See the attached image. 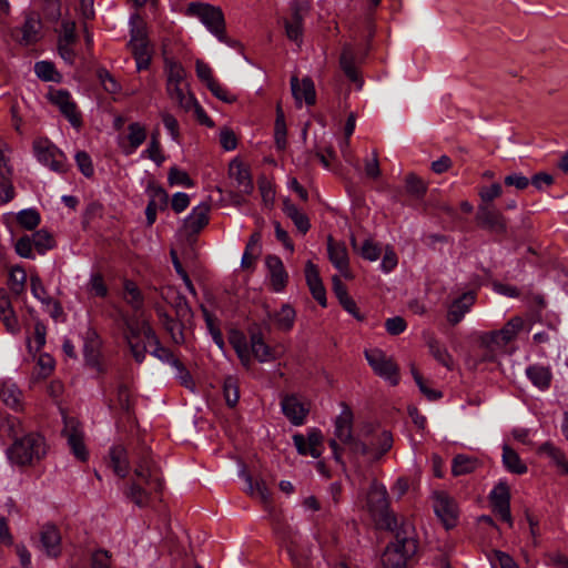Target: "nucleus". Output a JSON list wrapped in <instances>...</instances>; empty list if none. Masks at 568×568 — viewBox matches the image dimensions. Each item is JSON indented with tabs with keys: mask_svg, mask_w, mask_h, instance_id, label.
Returning a JSON list of instances; mask_svg holds the SVG:
<instances>
[{
	"mask_svg": "<svg viewBox=\"0 0 568 568\" xmlns=\"http://www.w3.org/2000/svg\"><path fill=\"white\" fill-rule=\"evenodd\" d=\"M291 18L285 21V31L290 40L300 43L303 36V21L310 11V3L303 0H295L291 3Z\"/></svg>",
	"mask_w": 568,
	"mask_h": 568,
	"instance_id": "ddd939ff",
	"label": "nucleus"
},
{
	"mask_svg": "<svg viewBox=\"0 0 568 568\" xmlns=\"http://www.w3.org/2000/svg\"><path fill=\"white\" fill-rule=\"evenodd\" d=\"M134 475L124 489L128 499L138 507H145L154 495H160L164 488L162 471L152 459L148 447H141L134 459Z\"/></svg>",
	"mask_w": 568,
	"mask_h": 568,
	"instance_id": "f257e3e1",
	"label": "nucleus"
},
{
	"mask_svg": "<svg viewBox=\"0 0 568 568\" xmlns=\"http://www.w3.org/2000/svg\"><path fill=\"white\" fill-rule=\"evenodd\" d=\"M146 128L140 122L128 125V134L118 138V145L124 155L133 154L146 140Z\"/></svg>",
	"mask_w": 568,
	"mask_h": 568,
	"instance_id": "2eb2a0df",
	"label": "nucleus"
},
{
	"mask_svg": "<svg viewBox=\"0 0 568 568\" xmlns=\"http://www.w3.org/2000/svg\"><path fill=\"white\" fill-rule=\"evenodd\" d=\"M365 358L374 373L387 381L392 386L399 383V368L397 364L379 348L366 349Z\"/></svg>",
	"mask_w": 568,
	"mask_h": 568,
	"instance_id": "9d476101",
	"label": "nucleus"
},
{
	"mask_svg": "<svg viewBox=\"0 0 568 568\" xmlns=\"http://www.w3.org/2000/svg\"><path fill=\"white\" fill-rule=\"evenodd\" d=\"M33 153L37 160L48 166L55 173H65L69 170V163L65 154L58 149L49 139L38 138L32 144Z\"/></svg>",
	"mask_w": 568,
	"mask_h": 568,
	"instance_id": "0eeeda50",
	"label": "nucleus"
},
{
	"mask_svg": "<svg viewBox=\"0 0 568 568\" xmlns=\"http://www.w3.org/2000/svg\"><path fill=\"white\" fill-rule=\"evenodd\" d=\"M524 324L523 317L514 316L500 329L484 333L480 336V343L493 352L503 349L517 338Z\"/></svg>",
	"mask_w": 568,
	"mask_h": 568,
	"instance_id": "6e6552de",
	"label": "nucleus"
},
{
	"mask_svg": "<svg viewBox=\"0 0 568 568\" xmlns=\"http://www.w3.org/2000/svg\"><path fill=\"white\" fill-rule=\"evenodd\" d=\"M412 375L414 377V381L416 382L419 390L427 397L429 400H437L442 398L443 394L439 390L432 389L427 386L425 379L419 374V372L412 366Z\"/></svg>",
	"mask_w": 568,
	"mask_h": 568,
	"instance_id": "4d7b16f0",
	"label": "nucleus"
},
{
	"mask_svg": "<svg viewBox=\"0 0 568 568\" xmlns=\"http://www.w3.org/2000/svg\"><path fill=\"white\" fill-rule=\"evenodd\" d=\"M245 479L247 483V493L252 497L258 498L266 507L270 506L272 503V495L265 481L262 479L254 481L250 475H247Z\"/></svg>",
	"mask_w": 568,
	"mask_h": 568,
	"instance_id": "a19ab883",
	"label": "nucleus"
},
{
	"mask_svg": "<svg viewBox=\"0 0 568 568\" xmlns=\"http://www.w3.org/2000/svg\"><path fill=\"white\" fill-rule=\"evenodd\" d=\"M476 221L481 229L491 233L505 234L507 232L505 216L491 205H478Z\"/></svg>",
	"mask_w": 568,
	"mask_h": 568,
	"instance_id": "4468645a",
	"label": "nucleus"
},
{
	"mask_svg": "<svg viewBox=\"0 0 568 568\" xmlns=\"http://www.w3.org/2000/svg\"><path fill=\"white\" fill-rule=\"evenodd\" d=\"M148 194L150 196L149 204L164 210L168 205L169 195L165 190L159 185H150L148 187Z\"/></svg>",
	"mask_w": 568,
	"mask_h": 568,
	"instance_id": "864d4df0",
	"label": "nucleus"
},
{
	"mask_svg": "<svg viewBox=\"0 0 568 568\" xmlns=\"http://www.w3.org/2000/svg\"><path fill=\"white\" fill-rule=\"evenodd\" d=\"M251 348L255 358L261 362H272L280 357L276 348L270 347L263 339L261 333H253L251 335Z\"/></svg>",
	"mask_w": 568,
	"mask_h": 568,
	"instance_id": "cd10ccee",
	"label": "nucleus"
},
{
	"mask_svg": "<svg viewBox=\"0 0 568 568\" xmlns=\"http://www.w3.org/2000/svg\"><path fill=\"white\" fill-rule=\"evenodd\" d=\"M339 65L344 71L345 75L353 82L358 83L362 87V81L358 78V71L355 65V57L351 48L345 47L341 53Z\"/></svg>",
	"mask_w": 568,
	"mask_h": 568,
	"instance_id": "ea45409f",
	"label": "nucleus"
},
{
	"mask_svg": "<svg viewBox=\"0 0 568 568\" xmlns=\"http://www.w3.org/2000/svg\"><path fill=\"white\" fill-rule=\"evenodd\" d=\"M341 406L342 412L335 419L334 435L343 444H346L353 437V412L345 403H342Z\"/></svg>",
	"mask_w": 568,
	"mask_h": 568,
	"instance_id": "393cba45",
	"label": "nucleus"
},
{
	"mask_svg": "<svg viewBox=\"0 0 568 568\" xmlns=\"http://www.w3.org/2000/svg\"><path fill=\"white\" fill-rule=\"evenodd\" d=\"M165 71L168 75L166 82H183L185 78V70L182 67L181 63L173 61V60H166L165 61Z\"/></svg>",
	"mask_w": 568,
	"mask_h": 568,
	"instance_id": "bf43d9fd",
	"label": "nucleus"
},
{
	"mask_svg": "<svg viewBox=\"0 0 568 568\" xmlns=\"http://www.w3.org/2000/svg\"><path fill=\"white\" fill-rule=\"evenodd\" d=\"M168 180L171 185H183L191 187L194 184L185 171H182L175 166L170 169Z\"/></svg>",
	"mask_w": 568,
	"mask_h": 568,
	"instance_id": "69168bd1",
	"label": "nucleus"
},
{
	"mask_svg": "<svg viewBox=\"0 0 568 568\" xmlns=\"http://www.w3.org/2000/svg\"><path fill=\"white\" fill-rule=\"evenodd\" d=\"M130 24L131 39L128 45L135 59L136 69L139 71L145 70L149 68L151 62V49L149 45L145 26L138 14L131 17Z\"/></svg>",
	"mask_w": 568,
	"mask_h": 568,
	"instance_id": "423d86ee",
	"label": "nucleus"
},
{
	"mask_svg": "<svg viewBox=\"0 0 568 568\" xmlns=\"http://www.w3.org/2000/svg\"><path fill=\"white\" fill-rule=\"evenodd\" d=\"M98 78H99L103 89L108 93L116 94L121 91V85L108 70H105V69L99 70Z\"/></svg>",
	"mask_w": 568,
	"mask_h": 568,
	"instance_id": "680f3d73",
	"label": "nucleus"
},
{
	"mask_svg": "<svg viewBox=\"0 0 568 568\" xmlns=\"http://www.w3.org/2000/svg\"><path fill=\"white\" fill-rule=\"evenodd\" d=\"M281 407L286 418L295 426L304 424L308 408L298 400L295 395H286L282 398Z\"/></svg>",
	"mask_w": 568,
	"mask_h": 568,
	"instance_id": "5701e85b",
	"label": "nucleus"
},
{
	"mask_svg": "<svg viewBox=\"0 0 568 568\" xmlns=\"http://www.w3.org/2000/svg\"><path fill=\"white\" fill-rule=\"evenodd\" d=\"M88 287L90 293L95 296L105 297L108 295V287L104 283L103 276L100 273H94L91 275Z\"/></svg>",
	"mask_w": 568,
	"mask_h": 568,
	"instance_id": "338daca9",
	"label": "nucleus"
},
{
	"mask_svg": "<svg viewBox=\"0 0 568 568\" xmlns=\"http://www.w3.org/2000/svg\"><path fill=\"white\" fill-rule=\"evenodd\" d=\"M27 280V274L21 267H13L10 271L9 282L10 288L14 294H20L24 290V283Z\"/></svg>",
	"mask_w": 568,
	"mask_h": 568,
	"instance_id": "13d9d810",
	"label": "nucleus"
},
{
	"mask_svg": "<svg viewBox=\"0 0 568 568\" xmlns=\"http://www.w3.org/2000/svg\"><path fill=\"white\" fill-rule=\"evenodd\" d=\"M187 13L197 17L203 24L214 33L219 40L224 41L225 22L224 16L220 8L207 3H190Z\"/></svg>",
	"mask_w": 568,
	"mask_h": 568,
	"instance_id": "1a4fd4ad",
	"label": "nucleus"
},
{
	"mask_svg": "<svg viewBox=\"0 0 568 568\" xmlns=\"http://www.w3.org/2000/svg\"><path fill=\"white\" fill-rule=\"evenodd\" d=\"M493 506L510 503L509 488L505 483H499L489 495Z\"/></svg>",
	"mask_w": 568,
	"mask_h": 568,
	"instance_id": "052dcab7",
	"label": "nucleus"
},
{
	"mask_svg": "<svg viewBox=\"0 0 568 568\" xmlns=\"http://www.w3.org/2000/svg\"><path fill=\"white\" fill-rule=\"evenodd\" d=\"M480 465L481 463L477 457L458 454L453 459L452 474L455 477L468 475L476 471Z\"/></svg>",
	"mask_w": 568,
	"mask_h": 568,
	"instance_id": "473e14b6",
	"label": "nucleus"
},
{
	"mask_svg": "<svg viewBox=\"0 0 568 568\" xmlns=\"http://www.w3.org/2000/svg\"><path fill=\"white\" fill-rule=\"evenodd\" d=\"M359 254L364 260L374 262L377 261L382 254L381 246L372 240H365L359 248Z\"/></svg>",
	"mask_w": 568,
	"mask_h": 568,
	"instance_id": "e2e57ef3",
	"label": "nucleus"
},
{
	"mask_svg": "<svg viewBox=\"0 0 568 568\" xmlns=\"http://www.w3.org/2000/svg\"><path fill=\"white\" fill-rule=\"evenodd\" d=\"M123 298L135 312L141 311L144 306V296L138 285L131 280L123 282Z\"/></svg>",
	"mask_w": 568,
	"mask_h": 568,
	"instance_id": "58836bf2",
	"label": "nucleus"
},
{
	"mask_svg": "<svg viewBox=\"0 0 568 568\" xmlns=\"http://www.w3.org/2000/svg\"><path fill=\"white\" fill-rule=\"evenodd\" d=\"M230 343L233 346V348L235 349L241 362L243 364H248L250 363V352L247 348V343H246L245 336L241 333H234L230 337Z\"/></svg>",
	"mask_w": 568,
	"mask_h": 568,
	"instance_id": "8fccbe9b",
	"label": "nucleus"
},
{
	"mask_svg": "<svg viewBox=\"0 0 568 568\" xmlns=\"http://www.w3.org/2000/svg\"><path fill=\"white\" fill-rule=\"evenodd\" d=\"M274 138H275L276 146L280 150L285 149V146H286V124H285L284 112L280 105H277V108H276Z\"/></svg>",
	"mask_w": 568,
	"mask_h": 568,
	"instance_id": "37998d69",
	"label": "nucleus"
},
{
	"mask_svg": "<svg viewBox=\"0 0 568 568\" xmlns=\"http://www.w3.org/2000/svg\"><path fill=\"white\" fill-rule=\"evenodd\" d=\"M47 98L68 119L72 126H81V113L78 111L77 103L72 100L69 91L64 89H51Z\"/></svg>",
	"mask_w": 568,
	"mask_h": 568,
	"instance_id": "9b49d317",
	"label": "nucleus"
},
{
	"mask_svg": "<svg viewBox=\"0 0 568 568\" xmlns=\"http://www.w3.org/2000/svg\"><path fill=\"white\" fill-rule=\"evenodd\" d=\"M0 320L9 332L14 333L19 329L18 318L12 310L10 298L3 288L0 290Z\"/></svg>",
	"mask_w": 568,
	"mask_h": 568,
	"instance_id": "72a5a7b5",
	"label": "nucleus"
},
{
	"mask_svg": "<svg viewBox=\"0 0 568 568\" xmlns=\"http://www.w3.org/2000/svg\"><path fill=\"white\" fill-rule=\"evenodd\" d=\"M209 212L210 205L204 202L193 207L183 224L184 232L189 237L195 236L207 225Z\"/></svg>",
	"mask_w": 568,
	"mask_h": 568,
	"instance_id": "6ab92c4d",
	"label": "nucleus"
},
{
	"mask_svg": "<svg viewBox=\"0 0 568 568\" xmlns=\"http://www.w3.org/2000/svg\"><path fill=\"white\" fill-rule=\"evenodd\" d=\"M415 530L409 523H403L395 532V540L387 545L382 555L384 568H407L408 561L417 552Z\"/></svg>",
	"mask_w": 568,
	"mask_h": 568,
	"instance_id": "7ed1b4c3",
	"label": "nucleus"
},
{
	"mask_svg": "<svg viewBox=\"0 0 568 568\" xmlns=\"http://www.w3.org/2000/svg\"><path fill=\"white\" fill-rule=\"evenodd\" d=\"M476 302V294L473 291L463 293L459 297L455 298L448 306L447 321L450 325L455 326L464 316L470 311Z\"/></svg>",
	"mask_w": 568,
	"mask_h": 568,
	"instance_id": "a211bd4d",
	"label": "nucleus"
},
{
	"mask_svg": "<svg viewBox=\"0 0 568 568\" xmlns=\"http://www.w3.org/2000/svg\"><path fill=\"white\" fill-rule=\"evenodd\" d=\"M327 253L331 263L346 278H352L349 270V257L345 243L335 242L332 236L327 239Z\"/></svg>",
	"mask_w": 568,
	"mask_h": 568,
	"instance_id": "f3484780",
	"label": "nucleus"
},
{
	"mask_svg": "<svg viewBox=\"0 0 568 568\" xmlns=\"http://www.w3.org/2000/svg\"><path fill=\"white\" fill-rule=\"evenodd\" d=\"M159 315L160 317L163 318L162 323L165 327V329L170 333L173 342L175 344H182L184 342V336H183V332H182V324L179 318L178 321L171 318L169 315L166 314H162L161 312H159Z\"/></svg>",
	"mask_w": 568,
	"mask_h": 568,
	"instance_id": "49530a36",
	"label": "nucleus"
},
{
	"mask_svg": "<svg viewBox=\"0 0 568 568\" xmlns=\"http://www.w3.org/2000/svg\"><path fill=\"white\" fill-rule=\"evenodd\" d=\"M207 89L212 92L214 97L219 100L233 103L236 101V97L230 92L224 85H222L217 80L211 81V84L207 85Z\"/></svg>",
	"mask_w": 568,
	"mask_h": 568,
	"instance_id": "0e129e2a",
	"label": "nucleus"
},
{
	"mask_svg": "<svg viewBox=\"0 0 568 568\" xmlns=\"http://www.w3.org/2000/svg\"><path fill=\"white\" fill-rule=\"evenodd\" d=\"M406 192L416 199H420L427 191L425 182L415 173H408L405 178Z\"/></svg>",
	"mask_w": 568,
	"mask_h": 568,
	"instance_id": "a18cd8bd",
	"label": "nucleus"
},
{
	"mask_svg": "<svg viewBox=\"0 0 568 568\" xmlns=\"http://www.w3.org/2000/svg\"><path fill=\"white\" fill-rule=\"evenodd\" d=\"M109 467L112 468L114 474L121 478L126 477L130 465L125 448L121 445L112 447L109 452Z\"/></svg>",
	"mask_w": 568,
	"mask_h": 568,
	"instance_id": "2f4dec72",
	"label": "nucleus"
},
{
	"mask_svg": "<svg viewBox=\"0 0 568 568\" xmlns=\"http://www.w3.org/2000/svg\"><path fill=\"white\" fill-rule=\"evenodd\" d=\"M373 443H374L373 456L375 458H379L392 448V446H393L392 434L387 430H383L379 435H377L376 443L374 440H373Z\"/></svg>",
	"mask_w": 568,
	"mask_h": 568,
	"instance_id": "5fc2aeb1",
	"label": "nucleus"
},
{
	"mask_svg": "<svg viewBox=\"0 0 568 568\" xmlns=\"http://www.w3.org/2000/svg\"><path fill=\"white\" fill-rule=\"evenodd\" d=\"M503 464L505 468L517 475L526 474L528 468L519 455L508 445L503 447Z\"/></svg>",
	"mask_w": 568,
	"mask_h": 568,
	"instance_id": "4c0bfd02",
	"label": "nucleus"
},
{
	"mask_svg": "<svg viewBox=\"0 0 568 568\" xmlns=\"http://www.w3.org/2000/svg\"><path fill=\"white\" fill-rule=\"evenodd\" d=\"M18 223L26 230L32 231L40 224V214L34 209L22 210L17 215Z\"/></svg>",
	"mask_w": 568,
	"mask_h": 568,
	"instance_id": "de8ad7c7",
	"label": "nucleus"
},
{
	"mask_svg": "<svg viewBox=\"0 0 568 568\" xmlns=\"http://www.w3.org/2000/svg\"><path fill=\"white\" fill-rule=\"evenodd\" d=\"M503 187L499 183H493L490 185L481 186L478 191V195L481 200L480 205H490V203L501 196Z\"/></svg>",
	"mask_w": 568,
	"mask_h": 568,
	"instance_id": "6e6d98bb",
	"label": "nucleus"
},
{
	"mask_svg": "<svg viewBox=\"0 0 568 568\" xmlns=\"http://www.w3.org/2000/svg\"><path fill=\"white\" fill-rule=\"evenodd\" d=\"M430 354L435 357V359L445 366L447 369H453L454 361L448 351L440 346L437 342L429 343Z\"/></svg>",
	"mask_w": 568,
	"mask_h": 568,
	"instance_id": "603ef678",
	"label": "nucleus"
},
{
	"mask_svg": "<svg viewBox=\"0 0 568 568\" xmlns=\"http://www.w3.org/2000/svg\"><path fill=\"white\" fill-rule=\"evenodd\" d=\"M230 176L235 180L240 192L250 194L253 190V182L248 169L237 160L230 164Z\"/></svg>",
	"mask_w": 568,
	"mask_h": 568,
	"instance_id": "bb28decb",
	"label": "nucleus"
},
{
	"mask_svg": "<svg viewBox=\"0 0 568 568\" xmlns=\"http://www.w3.org/2000/svg\"><path fill=\"white\" fill-rule=\"evenodd\" d=\"M283 211L294 222L300 232L305 234L310 230L311 223L307 215L290 200L283 202Z\"/></svg>",
	"mask_w": 568,
	"mask_h": 568,
	"instance_id": "c9c22d12",
	"label": "nucleus"
},
{
	"mask_svg": "<svg viewBox=\"0 0 568 568\" xmlns=\"http://www.w3.org/2000/svg\"><path fill=\"white\" fill-rule=\"evenodd\" d=\"M223 394L226 404L234 407L240 399L239 382L233 376H227L223 383Z\"/></svg>",
	"mask_w": 568,
	"mask_h": 568,
	"instance_id": "c03bdc74",
	"label": "nucleus"
},
{
	"mask_svg": "<svg viewBox=\"0 0 568 568\" xmlns=\"http://www.w3.org/2000/svg\"><path fill=\"white\" fill-rule=\"evenodd\" d=\"M62 433L67 438L74 456L79 460L85 462L88 459V450L84 445L83 432L80 427V424L73 418L65 419L64 429Z\"/></svg>",
	"mask_w": 568,
	"mask_h": 568,
	"instance_id": "dca6fc26",
	"label": "nucleus"
},
{
	"mask_svg": "<svg viewBox=\"0 0 568 568\" xmlns=\"http://www.w3.org/2000/svg\"><path fill=\"white\" fill-rule=\"evenodd\" d=\"M265 264L268 270L272 290L274 292H282L288 280V275L282 260L276 255H267L265 257Z\"/></svg>",
	"mask_w": 568,
	"mask_h": 568,
	"instance_id": "4be33fe9",
	"label": "nucleus"
},
{
	"mask_svg": "<svg viewBox=\"0 0 568 568\" xmlns=\"http://www.w3.org/2000/svg\"><path fill=\"white\" fill-rule=\"evenodd\" d=\"M526 376L540 390H547L551 385L552 373L548 366L539 364L529 365L526 368Z\"/></svg>",
	"mask_w": 568,
	"mask_h": 568,
	"instance_id": "c85d7f7f",
	"label": "nucleus"
},
{
	"mask_svg": "<svg viewBox=\"0 0 568 568\" xmlns=\"http://www.w3.org/2000/svg\"><path fill=\"white\" fill-rule=\"evenodd\" d=\"M434 511L444 526L450 529L456 526L458 519V507L455 500L444 491H436L433 495Z\"/></svg>",
	"mask_w": 568,
	"mask_h": 568,
	"instance_id": "f8f14e48",
	"label": "nucleus"
},
{
	"mask_svg": "<svg viewBox=\"0 0 568 568\" xmlns=\"http://www.w3.org/2000/svg\"><path fill=\"white\" fill-rule=\"evenodd\" d=\"M0 399L13 410L22 409V393L11 381L0 383Z\"/></svg>",
	"mask_w": 568,
	"mask_h": 568,
	"instance_id": "7c9ffc66",
	"label": "nucleus"
},
{
	"mask_svg": "<svg viewBox=\"0 0 568 568\" xmlns=\"http://www.w3.org/2000/svg\"><path fill=\"white\" fill-rule=\"evenodd\" d=\"M367 507L381 528L394 530L397 518L388 509V494L385 486L373 481L367 494Z\"/></svg>",
	"mask_w": 568,
	"mask_h": 568,
	"instance_id": "39448f33",
	"label": "nucleus"
},
{
	"mask_svg": "<svg viewBox=\"0 0 568 568\" xmlns=\"http://www.w3.org/2000/svg\"><path fill=\"white\" fill-rule=\"evenodd\" d=\"M47 443L38 433H29L17 437L7 448L6 455L10 464L18 467H31L47 455Z\"/></svg>",
	"mask_w": 568,
	"mask_h": 568,
	"instance_id": "20e7f679",
	"label": "nucleus"
},
{
	"mask_svg": "<svg viewBox=\"0 0 568 568\" xmlns=\"http://www.w3.org/2000/svg\"><path fill=\"white\" fill-rule=\"evenodd\" d=\"M273 318L275 326L284 332H288L293 328L295 318H296V312L290 304H283L281 308L273 314V316H270Z\"/></svg>",
	"mask_w": 568,
	"mask_h": 568,
	"instance_id": "e433bc0d",
	"label": "nucleus"
},
{
	"mask_svg": "<svg viewBox=\"0 0 568 568\" xmlns=\"http://www.w3.org/2000/svg\"><path fill=\"white\" fill-rule=\"evenodd\" d=\"M41 22L34 14H28L24 23L19 30L21 36H17L20 44L30 45L40 39Z\"/></svg>",
	"mask_w": 568,
	"mask_h": 568,
	"instance_id": "c756f323",
	"label": "nucleus"
},
{
	"mask_svg": "<svg viewBox=\"0 0 568 568\" xmlns=\"http://www.w3.org/2000/svg\"><path fill=\"white\" fill-rule=\"evenodd\" d=\"M124 337L138 363L144 361L148 347H153L151 354L154 357L172 366H174V362L180 361L169 348L160 344L155 332L146 321L140 320L138 316L124 317Z\"/></svg>",
	"mask_w": 568,
	"mask_h": 568,
	"instance_id": "f03ea898",
	"label": "nucleus"
},
{
	"mask_svg": "<svg viewBox=\"0 0 568 568\" xmlns=\"http://www.w3.org/2000/svg\"><path fill=\"white\" fill-rule=\"evenodd\" d=\"M30 288H31L32 295L37 300H39L43 305L50 306V303L52 302V297L49 295L41 278L38 275H31Z\"/></svg>",
	"mask_w": 568,
	"mask_h": 568,
	"instance_id": "3c124183",
	"label": "nucleus"
},
{
	"mask_svg": "<svg viewBox=\"0 0 568 568\" xmlns=\"http://www.w3.org/2000/svg\"><path fill=\"white\" fill-rule=\"evenodd\" d=\"M75 162H77L79 170L81 171V173L84 176L91 178L93 175L94 168L92 164V160H91V156L85 151H79L75 154Z\"/></svg>",
	"mask_w": 568,
	"mask_h": 568,
	"instance_id": "774afa93",
	"label": "nucleus"
},
{
	"mask_svg": "<svg viewBox=\"0 0 568 568\" xmlns=\"http://www.w3.org/2000/svg\"><path fill=\"white\" fill-rule=\"evenodd\" d=\"M291 89L292 94L298 104L302 105V102L305 101L307 105H313L316 102V91L313 80L310 77H305L300 82L296 75L291 78Z\"/></svg>",
	"mask_w": 568,
	"mask_h": 568,
	"instance_id": "aec40b11",
	"label": "nucleus"
},
{
	"mask_svg": "<svg viewBox=\"0 0 568 568\" xmlns=\"http://www.w3.org/2000/svg\"><path fill=\"white\" fill-rule=\"evenodd\" d=\"M538 453L548 456L561 474L568 475V459L559 447L546 442L538 448Z\"/></svg>",
	"mask_w": 568,
	"mask_h": 568,
	"instance_id": "f704fd0d",
	"label": "nucleus"
},
{
	"mask_svg": "<svg viewBox=\"0 0 568 568\" xmlns=\"http://www.w3.org/2000/svg\"><path fill=\"white\" fill-rule=\"evenodd\" d=\"M305 278L314 300H316L321 306L325 307L327 304L326 291L316 265L311 261L305 265Z\"/></svg>",
	"mask_w": 568,
	"mask_h": 568,
	"instance_id": "b1692460",
	"label": "nucleus"
},
{
	"mask_svg": "<svg viewBox=\"0 0 568 568\" xmlns=\"http://www.w3.org/2000/svg\"><path fill=\"white\" fill-rule=\"evenodd\" d=\"M34 73L45 82H61L62 75L57 71L54 64L50 61H38L34 64Z\"/></svg>",
	"mask_w": 568,
	"mask_h": 568,
	"instance_id": "79ce46f5",
	"label": "nucleus"
},
{
	"mask_svg": "<svg viewBox=\"0 0 568 568\" xmlns=\"http://www.w3.org/2000/svg\"><path fill=\"white\" fill-rule=\"evenodd\" d=\"M31 239L34 248L40 254H44L48 250L54 246V240L52 235L45 230L37 231L32 234Z\"/></svg>",
	"mask_w": 568,
	"mask_h": 568,
	"instance_id": "09e8293b",
	"label": "nucleus"
},
{
	"mask_svg": "<svg viewBox=\"0 0 568 568\" xmlns=\"http://www.w3.org/2000/svg\"><path fill=\"white\" fill-rule=\"evenodd\" d=\"M42 550L48 557L58 558L62 552L61 535L54 525H45L40 531Z\"/></svg>",
	"mask_w": 568,
	"mask_h": 568,
	"instance_id": "412c9836",
	"label": "nucleus"
},
{
	"mask_svg": "<svg viewBox=\"0 0 568 568\" xmlns=\"http://www.w3.org/2000/svg\"><path fill=\"white\" fill-rule=\"evenodd\" d=\"M162 296L175 310L176 317L180 321H187L192 317V310L185 298L180 292L172 287L162 291Z\"/></svg>",
	"mask_w": 568,
	"mask_h": 568,
	"instance_id": "a878e982",
	"label": "nucleus"
}]
</instances>
